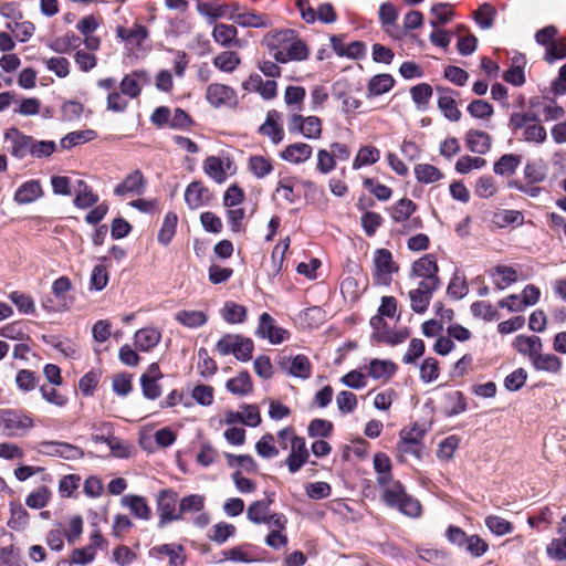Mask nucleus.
Wrapping results in <instances>:
<instances>
[{
    "label": "nucleus",
    "mask_w": 566,
    "mask_h": 566,
    "mask_svg": "<svg viewBox=\"0 0 566 566\" xmlns=\"http://www.w3.org/2000/svg\"><path fill=\"white\" fill-rule=\"evenodd\" d=\"M262 43L277 63L301 62L308 57L306 44L291 29L268 32Z\"/></svg>",
    "instance_id": "obj_1"
},
{
    "label": "nucleus",
    "mask_w": 566,
    "mask_h": 566,
    "mask_svg": "<svg viewBox=\"0 0 566 566\" xmlns=\"http://www.w3.org/2000/svg\"><path fill=\"white\" fill-rule=\"evenodd\" d=\"M4 138L11 143L10 153L13 157L23 159L30 156L33 143L32 136L25 135L18 128L12 127L4 133Z\"/></svg>",
    "instance_id": "obj_18"
},
{
    "label": "nucleus",
    "mask_w": 566,
    "mask_h": 566,
    "mask_svg": "<svg viewBox=\"0 0 566 566\" xmlns=\"http://www.w3.org/2000/svg\"><path fill=\"white\" fill-rule=\"evenodd\" d=\"M274 493L266 494V499L252 502L247 510L248 520L255 524H272V517L285 516L283 513L272 512L270 505L274 502Z\"/></svg>",
    "instance_id": "obj_12"
},
{
    "label": "nucleus",
    "mask_w": 566,
    "mask_h": 566,
    "mask_svg": "<svg viewBox=\"0 0 566 566\" xmlns=\"http://www.w3.org/2000/svg\"><path fill=\"white\" fill-rule=\"evenodd\" d=\"M212 63L221 72L233 73L240 65L241 59L237 52L223 51L213 57Z\"/></svg>",
    "instance_id": "obj_44"
},
{
    "label": "nucleus",
    "mask_w": 566,
    "mask_h": 566,
    "mask_svg": "<svg viewBox=\"0 0 566 566\" xmlns=\"http://www.w3.org/2000/svg\"><path fill=\"white\" fill-rule=\"evenodd\" d=\"M310 452L306 448L304 438L297 437L290 447V454L285 463L291 473H296L307 462Z\"/></svg>",
    "instance_id": "obj_20"
},
{
    "label": "nucleus",
    "mask_w": 566,
    "mask_h": 566,
    "mask_svg": "<svg viewBox=\"0 0 566 566\" xmlns=\"http://www.w3.org/2000/svg\"><path fill=\"white\" fill-rule=\"evenodd\" d=\"M253 349V342L250 338L243 337L239 334H226L216 345V350L219 355H233L241 361L250 360Z\"/></svg>",
    "instance_id": "obj_6"
},
{
    "label": "nucleus",
    "mask_w": 566,
    "mask_h": 566,
    "mask_svg": "<svg viewBox=\"0 0 566 566\" xmlns=\"http://www.w3.org/2000/svg\"><path fill=\"white\" fill-rule=\"evenodd\" d=\"M116 34L127 45H140L148 36L147 29L142 24H134L133 28L127 29L124 27H117Z\"/></svg>",
    "instance_id": "obj_41"
},
{
    "label": "nucleus",
    "mask_w": 566,
    "mask_h": 566,
    "mask_svg": "<svg viewBox=\"0 0 566 566\" xmlns=\"http://www.w3.org/2000/svg\"><path fill=\"white\" fill-rule=\"evenodd\" d=\"M532 365L536 370L557 373L562 368V360L554 354L538 352L532 360Z\"/></svg>",
    "instance_id": "obj_49"
},
{
    "label": "nucleus",
    "mask_w": 566,
    "mask_h": 566,
    "mask_svg": "<svg viewBox=\"0 0 566 566\" xmlns=\"http://www.w3.org/2000/svg\"><path fill=\"white\" fill-rule=\"evenodd\" d=\"M145 179L139 170H135L126 176V178L116 186L114 193L116 196H124L127 193L140 196L145 191Z\"/></svg>",
    "instance_id": "obj_24"
},
{
    "label": "nucleus",
    "mask_w": 566,
    "mask_h": 566,
    "mask_svg": "<svg viewBox=\"0 0 566 566\" xmlns=\"http://www.w3.org/2000/svg\"><path fill=\"white\" fill-rule=\"evenodd\" d=\"M287 127L291 133H300L308 139H318L322 136V122L317 116L303 117L298 114H293L287 122Z\"/></svg>",
    "instance_id": "obj_11"
},
{
    "label": "nucleus",
    "mask_w": 566,
    "mask_h": 566,
    "mask_svg": "<svg viewBox=\"0 0 566 566\" xmlns=\"http://www.w3.org/2000/svg\"><path fill=\"white\" fill-rule=\"evenodd\" d=\"M380 488L381 500L387 506L397 509L410 517H418L420 515L421 505L419 501L406 492L401 482L392 480Z\"/></svg>",
    "instance_id": "obj_3"
},
{
    "label": "nucleus",
    "mask_w": 566,
    "mask_h": 566,
    "mask_svg": "<svg viewBox=\"0 0 566 566\" xmlns=\"http://www.w3.org/2000/svg\"><path fill=\"white\" fill-rule=\"evenodd\" d=\"M509 127L518 139L531 144H543L547 133L533 111L514 112L510 116Z\"/></svg>",
    "instance_id": "obj_2"
},
{
    "label": "nucleus",
    "mask_w": 566,
    "mask_h": 566,
    "mask_svg": "<svg viewBox=\"0 0 566 566\" xmlns=\"http://www.w3.org/2000/svg\"><path fill=\"white\" fill-rule=\"evenodd\" d=\"M416 203L407 198L398 200L390 208V217L395 222H403L409 220L410 216L416 211Z\"/></svg>",
    "instance_id": "obj_52"
},
{
    "label": "nucleus",
    "mask_w": 566,
    "mask_h": 566,
    "mask_svg": "<svg viewBox=\"0 0 566 566\" xmlns=\"http://www.w3.org/2000/svg\"><path fill=\"white\" fill-rule=\"evenodd\" d=\"M247 88L258 92L264 99H273L277 94V83L274 80L264 81L260 75L251 76Z\"/></svg>",
    "instance_id": "obj_39"
},
{
    "label": "nucleus",
    "mask_w": 566,
    "mask_h": 566,
    "mask_svg": "<svg viewBox=\"0 0 566 566\" xmlns=\"http://www.w3.org/2000/svg\"><path fill=\"white\" fill-rule=\"evenodd\" d=\"M209 200V190L200 181L191 182L185 191V201L190 209H198Z\"/></svg>",
    "instance_id": "obj_31"
},
{
    "label": "nucleus",
    "mask_w": 566,
    "mask_h": 566,
    "mask_svg": "<svg viewBox=\"0 0 566 566\" xmlns=\"http://www.w3.org/2000/svg\"><path fill=\"white\" fill-rule=\"evenodd\" d=\"M306 92L302 86H287L284 93V102L293 111H301Z\"/></svg>",
    "instance_id": "obj_62"
},
{
    "label": "nucleus",
    "mask_w": 566,
    "mask_h": 566,
    "mask_svg": "<svg viewBox=\"0 0 566 566\" xmlns=\"http://www.w3.org/2000/svg\"><path fill=\"white\" fill-rule=\"evenodd\" d=\"M313 148L305 143H294L287 145L281 151V158L291 164H303L308 160L312 156Z\"/></svg>",
    "instance_id": "obj_28"
},
{
    "label": "nucleus",
    "mask_w": 566,
    "mask_h": 566,
    "mask_svg": "<svg viewBox=\"0 0 566 566\" xmlns=\"http://www.w3.org/2000/svg\"><path fill=\"white\" fill-rule=\"evenodd\" d=\"M207 102L216 108L219 107H234L238 104L237 92L221 83H212L206 90Z\"/></svg>",
    "instance_id": "obj_13"
},
{
    "label": "nucleus",
    "mask_w": 566,
    "mask_h": 566,
    "mask_svg": "<svg viewBox=\"0 0 566 566\" xmlns=\"http://www.w3.org/2000/svg\"><path fill=\"white\" fill-rule=\"evenodd\" d=\"M158 554L165 555L169 559L170 566H184L186 557L184 547L175 544H164L154 548Z\"/></svg>",
    "instance_id": "obj_54"
},
{
    "label": "nucleus",
    "mask_w": 566,
    "mask_h": 566,
    "mask_svg": "<svg viewBox=\"0 0 566 566\" xmlns=\"http://www.w3.org/2000/svg\"><path fill=\"white\" fill-rule=\"evenodd\" d=\"M175 319L187 328H199L207 324L208 315L203 311L181 310L175 314Z\"/></svg>",
    "instance_id": "obj_36"
},
{
    "label": "nucleus",
    "mask_w": 566,
    "mask_h": 566,
    "mask_svg": "<svg viewBox=\"0 0 566 566\" xmlns=\"http://www.w3.org/2000/svg\"><path fill=\"white\" fill-rule=\"evenodd\" d=\"M444 408L448 416H455L467 409V402L461 391H452L444 397Z\"/></svg>",
    "instance_id": "obj_59"
},
{
    "label": "nucleus",
    "mask_w": 566,
    "mask_h": 566,
    "mask_svg": "<svg viewBox=\"0 0 566 566\" xmlns=\"http://www.w3.org/2000/svg\"><path fill=\"white\" fill-rule=\"evenodd\" d=\"M178 218L175 213L168 212L164 219L161 229L158 233V241L163 245H167L176 233Z\"/></svg>",
    "instance_id": "obj_61"
},
{
    "label": "nucleus",
    "mask_w": 566,
    "mask_h": 566,
    "mask_svg": "<svg viewBox=\"0 0 566 566\" xmlns=\"http://www.w3.org/2000/svg\"><path fill=\"white\" fill-rule=\"evenodd\" d=\"M281 368L293 377L308 379L312 374V365L305 355H296L293 358L280 363Z\"/></svg>",
    "instance_id": "obj_23"
},
{
    "label": "nucleus",
    "mask_w": 566,
    "mask_h": 566,
    "mask_svg": "<svg viewBox=\"0 0 566 566\" xmlns=\"http://www.w3.org/2000/svg\"><path fill=\"white\" fill-rule=\"evenodd\" d=\"M491 276L493 277L496 287L499 290H504L516 282L517 272L512 266L497 265L492 270Z\"/></svg>",
    "instance_id": "obj_46"
},
{
    "label": "nucleus",
    "mask_w": 566,
    "mask_h": 566,
    "mask_svg": "<svg viewBox=\"0 0 566 566\" xmlns=\"http://www.w3.org/2000/svg\"><path fill=\"white\" fill-rule=\"evenodd\" d=\"M513 348L532 361L543 349V342L538 336L518 335L513 340Z\"/></svg>",
    "instance_id": "obj_26"
},
{
    "label": "nucleus",
    "mask_w": 566,
    "mask_h": 566,
    "mask_svg": "<svg viewBox=\"0 0 566 566\" xmlns=\"http://www.w3.org/2000/svg\"><path fill=\"white\" fill-rule=\"evenodd\" d=\"M237 533V527L233 524L219 522L214 524L208 532V538L218 545L224 544L229 538L233 537Z\"/></svg>",
    "instance_id": "obj_48"
},
{
    "label": "nucleus",
    "mask_w": 566,
    "mask_h": 566,
    "mask_svg": "<svg viewBox=\"0 0 566 566\" xmlns=\"http://www.w3.org/2000/svg\"><path fill=\"white\" fill-rule=\"evenodd\" d=\"M423 282H418L417 287L409 291L410 307L413 312L422 314L428 310L433 293L439 289Z\"/></svg>",
    "instance_id": "obj_17"
},
{
    "label": "nucleus",
    "mask_w": 566,
    "mask_h": 566,
    "mask_svg": "<svg viewBox=\"0 0 566 566\" xmlns=\"http://www.w3.org/2000/svg\"><path fill=\"white\" fill-rule=\"evenodd\" d=\"M104 543L103 535L95 531L91 534L90 537V544L82 547V548H75L70 557V564L75 565H88L91 564L97 554V549L102 547Z\"/></svg>",
    "instance_id": "obj_15"
},
{
    "label": "nucleus",
    "mask_w": 566,
    "mask_h": 566,
    "mask_svg": "<svg viewBox=\"0 0 566 566\" xmlns=\"http://www.w3.org/2000/svg\"><path fill=\"white\" fill-rule=\"evenodd\" d=\"M231 161H223L217 156H209L203 161V171L216 182L222 184L227 179V170L230 169Z\"/></svg>",
    "instance_id": "obj_29"
},
{
    "label": "nucleus",
    "mask_w": 566,
    "mask_h": 566,
    "mask_svg": "<svg viewBox=\"0 0 566 566\" xmlns=\"http://www.w3.org/2000/svg\"><path fill=\"white\" fill-rule=\"evenodd\" d=\"M142 80L147 81V73L145 71H136L125 75L119 84L122 94L130 98L138 97L142 92Z\"/></svg>",
    "instance_id": "obj_34"
},
{
    "label": "nucleus",
    "mask_w": 566,
    "mask_h": 566,
    "mask_svg": "<svg viewBox=\"0 0 566 566\" xmlns=\"http://www.w3.org/2000/svg\"><path fill=\"white\" fill-rule=\"evenodd\" d=\"M223 319L230 324L244 322L247 317V308L234 302H227L221 310Z\"/></svg>",
    "instance_id": "obj_58"
},
{
    "label": "nucleus",
    "mask_w": 566,
    "mask_h": 566,
    "mask_svg": "<svg viewBox=\"0 0 566 566\" xmlns=\"http://www.w3.org/2000/svg\"><path fill=\"white\" fill-rule=\"evenodd\" d=\"M96 137L97 134L93 129L72 132L61 139V146L62 148L70 149L80 144L94 140Z\"/></svg>",
    "instance_id": "obj_55"
},
{
    "label": "nucleus",
    "mask_w": 566,
    "mask_h": 566,
    "mask_svg": "<svg viewBox=\"0 0 566 566\" xmlns=\"http://www.w3.org/2000/svg\"><path fill=\"white\" fill-rule=\"evenodd\" d=\"M280 114L272 109L268 112L265 122L260 126L259 133L269 137L273 144L277 145L284 138V130L279 124Z\"/></svg>",
    "instance_id": "obj_27"
},
{
    "label": "nucleus",
    "mask_w": 566,
    "mask_h": 566,
    "mask_svg": "<svg viewBox=\"0 0 566 566\" xmlns=\"http://www.w3.org/2000/svg\"><path fill=\"white\" fill-rule=\"evenodd\" d=\"M226 388L234 396H247L253 391V381L248 371H240L226 382Z\"/></svg>",
    "instance_id": "obj_33"
},
{
    "label": "nucleus",
    "mask_w": 566,
    "mask_h": 566,
    "mask_svg": "<svg viewBox=\"0 0 566 566\" xmlns=\"http://www.w3.org/2000/svg\"><path fill=\"white\" fill-rule=\"evenodd\" d=\"M0 426L8 437H24L34 427L33 419L14 410L1 412Z\"/></svg>",
    "instance_id": "obj_9"
},
{
    "label": "nucleus",
    "mask_w": 566,
    "mask_h": 566,
    "mask_svg": "<svg viewBox=\"0 0 566 566\" xmlns=\"http://www.w3.org/2000/svg\"><path fill=\"white\" fill-rule=\"evenodd\" d=\"M296 7L302 19L307 23H314L316 20L323 23H333L336 21V13L329 3H322L315 11L308 0H296Z\"/></svg>",
    "instance_id": "obj_14"
},
{
    "label": "nucleus",
    "mask_w": 566,
    "mask_h": 566,
    "mask_svg": "<svg viewBox=\"0 0 566 566\" xmlns=\"http://www.w3.org/2000/svg\"><path fill=\"white\" fill-rule=\"evenodd\" d=\"M157 502V513L159 516L158 527L164 528L167 524L181 521V513L179 512L178 504V493L170 490L165 489L161 490L156 497Z\"/></svg>",
    "instance_id": "obj_7"
},
{
    "label": "nucleus",
    "mask_w": 566,
    "mask_h": 566,
    "mask_svg": "<svg viewBox=\"0 0 566 566\" xmlns=\"http://www.w3.org/2000/svg\"><path fill=\"white\" fill-rule=\"evenodd\" d=\"M259 321L258 336L268 338L272 344H281L289 338L290 333L285 328L276 326L274 318L270 314H261Z\"/></svg>",
    "instance_id": "obj_16"
},
{
    "label": "nucleus",
    "mask_w": 566,
    "mask_h": 566,
    "mask_svg": "<svg viewBox=\"0 0 566 566\" xmlns=\"http://www.w3.org/2000/svg\"><path fill=\"white\" fill-rule=\"evenodd\" d=\"M221 560H231L234 563H252L254 558L251 556L250 545H237L231 548L224 549L221 553Z\"/></svg>",
    "instance_id": "obj_53"
},
{
    "label": "nucleus",
    "mask_w": 566,
    "mask_h": 566,
    "mask_svg": "<svg viewBox=\"0 0 566 566\" xmlns=\"http://www.w3.org/2000/svg\"><path fill=\"white\" fill-rule=\"evenodd\" d=\"M0 566H28L20 551L12 545L0 547Z\"/></svg>",
    "instance_id": "obj_63"
},
{
    "label": "nucleus",
    "mask_w": 566,
    "mask_h": 566,
    "mask_svg": "<svg viewBox=\"0 0 566 566\" xmlns=\"http://www.w3.org/2000/svg\"><path fill=\"white\" fill-rule=\"evenodd\" d=\"M422 436L423 431L416 426L408 430H401L400 440L397 446L398 451L401 454H412L419 457L420 441Z\"/></svg>",
    "instance_id": "obj_21"
},
{
    "label": "nucleus",
    "mask_w": 566,
    "mask_h": 566,
    "mask_svg": "<svg viewBox=\"0 0 566 566\" xmlns=\"http://www.w3.org/2000/svg\"><path fill=\"white\" fill-rule=\"evenodd\" d=\"M161 339V333L155 327L138 329L134 336L135 346L142 352H149L156 347Z\"/></svg>",
    "instance_id": "obj_32"
},
{
    "label": "nucleus",
    "mask_w": 566,
    "mask_h": 566,
    "mask_svg": "<svg viewBox=\"0 0 566 566\" xmlns=\"http://www.w3.org/2000/svg\"><path fill=\"white\" fill-rule=\"evenodd\" d=\"M437 91L440 93L438 98V107L442 112L446 118L451 122H459L461 118V112L457 106L453 91L450 88L438 87Z\"/></svg>",
    "instance_id": "obj_25"
},
{
    "label": "nucleus",
    "mask_w": 566,
    "mask_h": 566,
    "mask_svg": "<svg viewBox=\"0 0 566 566\" xmlns=\"http://www.w3.org/2000/svg\"><path fill=\"white\" fill-rule=\"evenodd\" d=\"M547 177V167L542 160L528 161L523 170V179H516L510 182V187L536 198L542 193L543 188L538 185Z\"/></svg>",
    "instance_id": "obj_4"
},
{
    "label": "nucleus",
    "mask_w": 566,
    "mask_h": 566,
    "mask_svg": "<svg viewBox=\"0 0 566 566\" xmlns=\"http://www.w3.org/2000/svg\"><path fill=\"white\" fill-rule=\"evenodd\" d=\"M465 144L472 153L483 155L490 150L492 139L486 132L469 129L465 134Z\"/></svg>",
    "instance_id": "obj_30"
},
{
    "label": "nucleus",
    "mask_w": 566,
    "mask_h": 566,
    "mask_svg": "<svg viewBox=\"0 0 566 566\" xmlns=\"http://www.w3.org/2000/svg\"><path fill=\"white\" fill-rule=\"evenodd\" d=\"M374 468L378 473L377 483L379 486L392 481L391 479V462L388 455L385 453H376L374 455Z\"/></svg>",
    "instance_id": "obj_50"
},
{
    "label": "nucleus",
    "mask_w": 566,
    "mask_h": 566,
    "mask_svg": "<svg viewBox=\"0 0 566 566\" xmlns=\"http://www.w3.org/2000/svg\"><path fill=\"white\" fill-rule=\"evenodd\" d=\"M123 502L127 507H129L137 518L147 521L151 517V510L145 497L139 495H127L123 499Z\"/></svg>",
    "instance_id": "obj_47"
},
{
    "label": "nucleus",
    "mask_w": 566,
    "mask_h": 566,
    "mask_svg": "<svg viewBox=\"0 0 566 566\" xmlns=\"http://www.w3.org/2000/svg\"><path fill=\"white\" fill-rule=\"evenodd\" d=\"M373 263V277L375 284L388 286L392 281V274L399 269L392 260L391 252L387 249L376 250Z\"/></svg>",
    "instance_id": "obj_8"
},
{
    "label": "nucleus",
    "mask_w": 566,
    "mask_h": 566,
    "mask_svg": "<svg viewBox=\"0 0 566 566\" xmlns=\"http://www.w3.org/2000/svg\"><path fill=\"white\" fill-rule=\"evenodd\" d=\"M380 159V150L373 145L361 146L353 160V169L376 164Z\"/></svg>",
    "instance_id": "obj_43"
},
{
    "label": "nucleus",
    "mask_w": 566,
    "mask_h": 566,
    "mask_svg": "<svg viewBox=\"0 0 566 566\" xmlns=\"http://www.w3.org/2000/svg\"><path fill=\"white\" fill-rule=\"evenodd\" d=\"M564 57H566V39L560 35L546 48L544 60L552 64L556 60H562Z\"/></svg>",
    "instance_id": "obj_64"
},
{
    "label": "nucleus",
    "mask_w": 566,
    "mask_h": 566,
    "mask_svg": "<svg viewBox=\"0 0 566 566\" xmlns=\"http://www.w3.org/2000/svg\"><path fill=\"white\" fill-rule=\"evenodd\" d=\"M522 163V156L516 154H505L495 161L493 170L496 175L511 176Z\"/></svg>",
    "instance_id": "obj_45"
},
{
    "label": "nucleus",
    "mask_w": 566,
    "mask_h": 566,
    "mask_svg": "<svg viewBox=\"0 0 566 566\" xmlns=\"http://www.w3.org/2000/svg\"><path fill=\"white\" fill-rule=\"evenodd\" d=\"M41 446L49 449V453L67 460L81 459L84 455L82 449L66 442H42Z\"/></svg>",
    "instance_id": "obj_40"
},
{
    "label": "nucleus",
    "mask_w": 566,
    "mask_h": 566,
    "mask_svg": "<svg viewBox=\"0 0 566 566\" xmlns=\"http://www.w3.org/2000/svg\"><path fill=\"white\" fill-rule=\"evenodd\" d=\"M228 18L237 24L245 28H263L268 24V18L254 11L229 13Z\"/></svg>",
    "instance_id": "obj_42"
},
{
    "label": "nucleus",
    "mask_w": 566,
    "mask_h": 566,
    "mask_svg": "<svg viewBox=\"0 0 566 566\" xmlns=\"http://www.w3.org/2000/svg\"><path fill=\"white\" fill-rule=\"evenodd\" d=\"M415 176L419 182L432 184L440 180L443 174L433 165L418 164L415 167Z\"/></svg>",
    "instance_id": "obj_57"
},
{
    "label": "nucleus",
    "mask_w": 566,
    "mask_h": 566,
    "mask_svg": "<svg viewBox=\"0 0 566 566\" xmlns=\"http://www.w3.org/2000/svg\"><path fill=\"white\" fill-rule=\"evenodd\" d=\"M397 366L390 360L373 359L367 374L378 380L388 381L396 373Z\"/></svg>",
    "instance_id": "obj_37"
},
{
    "label": "nucleus",
    "mask_w": 566,
    "mask_h": 566,
    "mask_svg": "<svg viewBox=\"0 0 566 566\" xmlns=\"http://www.w3.org/2000/svg\"><path fill=\"white\" fill-rule=\"evenodd\" d=\"M439 266L433 254H426L413 262L411 266V277L420 279L419 282L441 285V281L438 276Z\"/></svg>",
    "instance_id": "obj_10"
},
{
    "label": "nucleus",
    "mask_w": 566,
    "mask_h": 566,
    "mask_svg": "<svg viewBox=\"0 0 566 566\" xmlns=\"http://www.w3.org/2000/svg\"><path fill=\"white\" fill-rule=\"evenodd\" d=\"M213 40L223 48H241L238 30L233 24L218 23L212 30Z\"/></svg>",
    "instance_id": "obj_22"
},
{
    "label": "nucleus",
    "mask_w": 566,
    "mask_h": 566,
    "mask_svg": "<svg viewBox=\"0 0 566 566\" xmlns=\"http://www.w3.org/2000/svg\"><path fill=\"white\" fill-rule=\"evenodd\" d=\"M42 187L39 180L23 182L14 193V200L20 205L33 202L42 196Z\"/></svg>",
    "instance_id": "obj_35"
},
{
    "label": "nucleus",
    "mask_w": 566,
    "mask_h": 566,
    "mask_svg": "<svg viewBox=\"0 0 566 566\" xmlns=\"http://www.w3.org/2000/svg\"><path fill=\"white\" fill-rule=\"evenodd\" d=\"M76 196L74 199V205L77 208L86 209L92 207L98 201L97 195L93 193L91 188L84 180H78L76 185Z\"/></svg>",
    "instance_id": "obj_51"
},
{
    "label": "nucleus",
    "mask_w": 566,
    "mask_h": 566,
    "mask_svg": "<svg viewBox=\"0 0 566 566\" xmlns=\"http://www.w3.org/2000/svg\"><path fill=\"white\" fill-rule=\"evenodd\" d=\"M395 84L390 74H378L371 77L368 83V93L374 96L387 93Z\"/></svg>",
    "instance_id": "obj_56"
},
{
    "label": "nucleus",
    "mask_w": 566,
    "mask_h": 566,
    "mask_svg": "<svg viewBox=\"0 0 566 566\" xmlns=\"http://www.w3.org/2000/svg\"><path fill=\"white\" fill-rule=\"evenodd\" d=\"M275 439L272 433H265L255 444V451L261 458L271 459L279 455L275 447Z\"/></svg>",
    "instance_id": "obj_60"
},
{
    "label": "nucleus",
    "mask_w": 566,
    "mask_h": 566,
    "mask_svg": "<svg viewBox=\"0 0 566 566\" xmlns=\"http://www.w3.org/2000/svg\"><path fill=\"white\" fill-rule=\"evenodd\" d=\"M287 525L286 516L272 517V524L268 525L270 532L264 538L266 546L273 549H281L287 545L289 538L285 533Z\"/></svg>",
    "instance_id": "obj_19"
},
{
    "label": "nucleus",
    "mask_w": 566,
    "mask_h": 566,
    "mask_svg": "<svg viewBox=\"0 0 566 566\" xmlns=\"http://www.w3.org/2000/svg\"><path fill=\"white\" fill-rule=\"evenodd\" d=\"M274 167L272 159L263 155H252L248 159V170L258 179L272 174Z\"/></svg>",
    "instance_id": "obj_38"
},
{
    "label": "nucleus",
    "mask_w": 566,
    "mask_h": 566,
    "mask_svg": "<svg viewBox=\"0 0 566 566\" xmlns=\"http://www.w3.org/2000/svg\"><path fill=\"white\" fill-rule=\"evenodd\" d=\"M71 290L72 282L67 276L56 279L52 284L51 294L42 297V307L50 313L67 311L73 302V297L69 295Z\"/></svg>",
    "instance_id": "obj_5"
}]
</instances>
